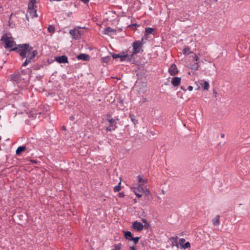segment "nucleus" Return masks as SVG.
<instances>
[{"mask_svg":"<svg viewBox=\"0 0 250 250\" xmlns=\"http://www.w3.org/2000/svg\"><path fill=\"white\" fill-rule=\"evenodd\" d=\"M11 51H16L22 58L26 57L22 66H26L30 63L38 53L37 50H34L33 47L27 43L19 44L17 47L11 49Z\"/></svg>","mask_w":250,"mask_h":250,"instance_id":"nucleus-1","label":"nucleus"},{"mask_svg":"<svg viewBox=\"0 0 250 250\" xmlns=\"http://www.w3.org/2000/svg\"><path fill=\"white\" fill-rule=\"evenodd\" d=\"M1 41L4 43V47L6 49L11 48L16 44L13 38L7 34L3 35L1 38Z\"/></svg>","mask_w":250,"mask_h":250,"instance_id":"nucleus-2","label":"nucleus"},{"mask_svg":"<svg viewBox=\"0 0 250 250\" xmlns=\"http://www.w3.org/2000/svg\"><path fill=\"white\" fill-rule=\"evenodd\" d=\"M142 43L140 41H135L133 42L132 43V47L133 49V52L131 55L132 56V57L133 58V56L135 54H136L137 53H139L140 51V50L142 47Z\"/></svg>","mask_w":250,"mask_h":250,"instance_id":"nucleus-3","label":"nucleus"},{"mask_svg":"<svg viewBox=\"0 0 250 250\" xmlns=\"http://www.w3.org/2000/svg\"><path fill=\"white\" fill-rule=\"evenodd\" d=\"M132 228L133 229L139 232L143 229L144 226L141 223L135 221L132 224Z\"/></svg>","mask_w":250,"mask_h":250,"instance_id":"nucleus-4","label":"nucleus"},{"mask_svg":"<svg viewBox=\"0 0 250 250\" xmlns=\"http://www.w3.org/2000/svg\"><path fill=\"white\" fill-rule=\"evenodd\" d=\"M119 58L121 62L127 61H131L132 59V56L128 54H125L124 52L121 53L119 55Z\"/></svg>","mask_w":250,"mask_h":250,"instance_id":"nucleus-5","label":"nucleus"},{"mask_svg":"<svg viewBox=\"0 0 250 250\" xmlns=\"http://www.w3.org/2000/svg\"><path fill=\"white\" fill-rule=\"evenodd\" d=\"M70 34L73 37V38L75 39H78L81 37V33L79 30L76 29H74L71 30L69 32Z\"/></svg>","mask_w":250,"mask_h":250,"instance_id":"nucleus-6","label":"nucleus"},{"mask_svg":"<svg viewBox=\"0 0 250 250\" xmlns=\"http://www.w3.org/2000/svg\"><path fill=\"white\" fill-rule=\"evenodd\" d=\"M168 72L171 76H175L178 73V70L176 65L175 64H172L168 69Z\"/></svg>","mask_w":250,"mask_h":250,"instance_id":"nucleus-7","label":"nucleus"},{"mask_svg":"<svg viewBox=\"0 0 250 250\" xmlns=\"http://www.w3.org/2000/svg\"><path fill=\"white\" fill-rule=\"evenodd\" d=\"M55 60L60 63L68 62L67 57L65 55H62L60 57H57L55 58Z\"/></svg>","mask_w":250,"mask_h":250,"instance_id":"nucleus-8","label":"nucleus"},{"mask_svg":"<svg viewBox=\"0 0 250 250\" xmlns=\"http://www.w3.org/2000/svg\"><path fill=\"white\" fill-rule=\"evenodd\" d=\"M181 81V78L175 77L172 78L171 83L174 86H178L180 85Z\"/></svg>","mask_w":250,"mask_h":250,"instance_id":"nucleus-9","label":"nucleus"},{"mask_svg":"<svg viewBox=\"0 0 250 250\" xmlns=\"http://www.w3.org/2000/svg\"><path fill=\"white\" fill-rule=\"evenodd\" d=\"M12 80L17 83L20 82L21 80V75L19 72H15L11 76Z\"/></svg>","mask_w":250,"mask_h":250,"instance_id":"nucleus-10","label":"nucleus"},{"mask_svg":"<svg viewBox=\"0 0 250 250\" xmlns=\"http://www.w3.org/2000/svg\"><path fill=\"white\" fill-rule=\"evenodd\" d=\"M77 58L78 60H82L83 61H87L90 60V56L87 54H80V55L77 56Z\"/></svg>","mask_w":250,"mask_h":250,"instance_id":"nucleus-11","label":"nucleus"},{"mask_svg":"<svg viewBox=\"0 0 250 250\" xmlns=\"http://www.w3.org/2000/svg\"><path fill=\"white\" fill-rule=\"evenodd\" d=\"M28 12L29 13L30 16L33 18L34 17H37V10L34 7L28 8Z\"/></svg>","mask_w":250,"mask_h":250,"instance_id":"nucleus-12","label":"nucleus"},{"mask_svg":"<svg viewBox=\"0 0 250 250\" xmlns=\"http://www.w3.org/2000/svg\"><path fill=\"white\" fill-rule=\"evenodd\" d=\"M220 216L219 215H217L215 216V218L212 219V224H213V225H214L215 226H218L220 225Z\"/></svg>","mask_w":250,"mask_h":250,"instance_id":"nucleus-13","label":"nucleus"},{"mask_svg":"<svg viewBox=\"0 0 250 250\" xmlns=\"http://www.w3.org/2000/svg\"><path fill=\"white\" fill-rule=\"evenodd\" d=\"M116 31L115 29L111 28L110 27H107L104 29V33L106 35H110L112 33H115Z\"/></svg>","mask_w":250,"mask_h":250,"instance_id":"nucleus-14","label":"nucleus"},{"mask_svg":"<svg viewBox=\"0 0 250 250\" xmlns=\"http://www.w3.org/2000/svg\"><path fill=\"white\" fill-rule=\"evenodd\" d=\"M125 237L126 239L130 241L133 237L131 232L129 231H124Z\"/></svg>","mask_w":250,"mask_h":250,"instance_id":"nucleus-15","label":"nucleus"},{"mask_svg":"<svg viewBox=\"0 0 250 250\" xmlns=\"http://www.w3.org/2000/svg\"><path fill=\"white\" fill-rule=\"evenodd\" d=\"M178 237L177 236L176 237H172L170 238V240L172 242V246H176L177 247H178Z\"/></svg>","mask_w":250,"mask_h":250,"instance_id":"nucleus-16","label":"nucleus"},{"mask_svg":"<svg viewBox=\"0 0 250 250\" xmlns=\"http://www.w3.org/2000/svg\"><path fill=\"white\" fill-rule=\"evenodd\" d=\"M25 149H26V146H19L18 147V148L16 150V154L18 155H20L22 152L25 151Z\"/></svg>","mask_w":250,"mask_h":250,"instance_id":"nucleus-17","label":"nucleus"},{"mask_svg":"<svg viewBox=\"0 0 250 250\" xmlns=\"http://www.w3.org/2000/svg\"><path fill=\"white\" fill-rule=\"evenodd\" d=\"M108 122L109 123V126H110V127H113L115 128L117 127V126L116 125V122L114 119H110Z\"/></svg>","mask_w":250,"mask_h":250,"instance_id":"nucleus-18","label":"nucleus"},{"mask_svg":"<svg viewBox=\"0 0 250 250\" xmlns=\"http://www.w3.org/2000/svg\"><path fill=\"white\" fill-rule=\"evenodd\" d=\"M136 190H137L139 192L145 191L144 188L141 184H139L137 186V188H133V190L135 191Z\"/></svg>","mask_w":250,"mask_h":250,"instance_id":"nucleus-19","label":"nucleus"},{"mask_svg":"<svg viewBox=\"0 0 250 250\" xmlns=\"http://www.w3.org/2000/svg\"><path fill=\"white\" fill-rule=\"evenodd\" d=\"M199 67V63L198 62H195L194 64H191L190 66V68L192 69V70H198V68Z\"/></svg>","mask_w":250,"mask_h":250,"instance_id":"nucleus-20","label":"nucleus"},{"mask_svg":"<svg viewBox=\"0 0 250 250\" xmlns=\"http://www.w3.org/2000/svg\"><path fill=\"white\" fill-rule=\"evenodd\" d=\"M202 87H203L204 89L208 90V88L209 87V84L208 83L207 81H204L203 82V83L201 84Z\"/></svg>","mask_w":250,"mask_h":250,"instance_id":"nucleus-21","label":"nucleus"},{"mask_svg":"<svg viewBox=\"0 0 250 250\" xmlns=\"http://www.w3.org/2000/svg\"><path fill=\"white\" fill-rule=\"evenodd\" d=\"M129 118H130L131 121L136 125L138 123V120L136 118V116L133 114H129Z\"/></svg>","mask_w":250,"mask_h":250,"instance_id":"nucleus-22","label":"nucleus"},{"mask_svg":"<svg viewBox=\"0 0 250 250\" xmlns=\"http://www.w3.org/2000/svg\"><path fill=\"white\" fill-rule=\"evenodd\" d=\"M153 31V28L150 27L146 28L145 29V33L146 35L151 34Z\"/></svg>","mask_w":250,"mask_h":250,"instance_id":"nucleus-23","label":"nucleus"},{"mask_svg":"<svg viewBox=\"0 0 250 250\" xmlns=\"http://www.w3.org/2000/svg\"><path fill=\"white\" fill-rule=\"evenodd\" d=\"M121 182L120 181L117 186H116L114 188V192H118L121 189Z\"/></svg>","mask_w":250,"mask_h":250,"instance_id":"nucleus-24","label":"nucleus"},{"mask_svg":"<svg viewBox=\"0 0 250 250\" xmlns=\"http://www.w3.org/2000/svg\"><path fill=\"white\" fill-rule=\"evenodd\" d=\"M47 30L49 32L53 33L55 32V29L53 25H50L48 27Z\"/></svg>","mask_w":250,"mask_h":250,"instance_id":"nucleus-25","label":"nucleus"},{"mask_svg":"<svg viewBox=\"0 0 250 250\" xmlns=\"http://www.w3.org/2000/svg\"><path fill=\"white\" fill-rule=\"evenodd\" d=\"M140 237H132V239L130 240V241H133V243L134 244H136L138 243V241L140 239Z\"/></svg>","mask_w":250,"mask_h":250,"instance_id":"nucleus-26","label":"nucleus"},{"mask_svg":"<svg viewBox=\"0 0 250 250\" xmlns=\"http://www.w3.org/2000/svg\"><path fill=\"white\" fill-rule=\"evenodd\" d=\"M138 179V182L139 183H146L147 182V180H145V179H143L142 177L140 175H139L138 177H137Z\"/></svg>","mask_w":250,"mask_h":250,"instance_id":"nucleus-27","label":"nucleus"},{"mask_svg":"<svg viewBox=\"0 0 250 250\" xmlns=\"http://www.w3.org/2000/svg\"><path fill=\"white\" fill-rule=\"evenodd\" d=\"M182 248L186 249H188L190 248V244L189 242H187L185 243V244L182 246Z\"/></svg>","mask_w":250,"mask_h":250,"instance_id":"nucleus-28","label":"nucleus"},{"mask_svg":"<svg viewBox=\"0 0 250 250\" xmlns=\"http://www.w3.org/2000/svg\"><path fill=\"white\" fill-rule=\"evenodd\" d=\"M35 3L36 0H30L28 4V8L34 7Z\"/></svg>","mask_w":250,"mask_h":250,"instance_id":"nucleus-29","label":"nucleus"},{"mask_svg":"<svg viewBox=\"0 0 250 250\" xmlns=\"http://www.w3.org/2000/svg\"><path fill=\"white\" fill-rule=\"evenodd\" d=\"M103 62H108L110 60V56H106L105 57H104L103 59Z\"/></svg>","mask_w":250,"mask_h":250,"instance_id":"nucleus-30","label":"nucleus"},{"mask_svg":"<svg viewBox=\"0 0 250 250\" xmlns=\"http://www.w3.org/2000/svg\"><path fill=\"white\" fill-rule=\"evenodd\" d=\"M185 239L184 238L180 239L179 245L181 247H182V246H183L185 244Z\"/></svg>","mask_w":250,"mask_h":250,"instance_id":"nucleus-31","label":"nucleus"},{"mask_svg":"<svg viewBox=\"0 0 250 250\" xmlns=\"http://www.w3.org/2000/svg\"><path fill=\"white\" fill-rule=\"evenodd\" d=\"M183 53L184 54H186V53H190L191 52H190V49L188 47H186L184 49H183Z\"/></svg>","mask_w":250,"mask_h":250,"instance_id":"nucleus-32","label":"nucleus"},{"mask_svg":"<svg viewBox=\"0 0 250 250\" xmlns=\"http://www.w3.org/2000/svg\"><path fill=\"white\" fill-rule=\"evenodd\" d=\"M115 129V128H114L113 127H110V126L107 127L106 128V130L107 131H111L112 130H114Z\"/></svg>","mask_w":250,"mask_h":250,"instance_id":"nucleus-33","label":"nucleus"},{"mask_svg":"<svg viewBox=\"0 0 250 250\" xmlns=\"http://www.w3.org/2000/svg\"><path fill=\"white\" fill-rule=\"evenodd\" d=\"M119 55H120V54H115V53H113L112 54V56L113 57V58L114 59H117V58H119Z\"/></svg>","mask_w":250,"mask_h":250,"instance_id":"nucleus-34","label":"nucleus"},{"mask_svg":"<svg viewBox=\"0 0 250 250\" xmlns=\"http://www.w3.org/2000/svg\"><path fill=\"white\" fill-rule=\"evenodd\" d=\"M122 245L121 244L119 243L118 245H117L115 247L116 249L115 250H120L121 249Z\"/></svg>","mask_w":250,"mask_h":250,"instance_id":"nucleus-35","label":"nucleus"},{"mask_svg":"<svg viewBox=\"0 0 250 250\" xmlns=\"http://www.w3.org/2000/svg\"><path fill=\"white\" fill-rule=\"evenodd\" d=\"M106 120L107 121H109V120L110 119H112V118H111V116L110 114H107L106 115Z\"/></svg>","mask_w":250,"mask_h":250,"instance_id":"nucleus-36","label":"nucleus"},{"mask_svg":"<svg viewBox=\"0 0 250 250\" xmlns=\"http://www.w3.org/2000/svg\"><path fill=\"white\" fill-rule=\"evenodd\" d=\"M193 60L195 61H197L199 60V57L196 54H194V56L193 57Z\"/></svg>","mask_w":250,"mask_h":250,"instance_id":"nucleus-37","label":"nucleus"},{"mask_svg":"<svg viewBox=\"0 0 250 250\" xmlns=\"http://www.w3.org/2000/svg\"><path fill=\"white\" fill-rule=\"evenodd\" d=\"M118 196L120 198H123L125 196V194L123 192H120L119 193Z\"/></svg>","mask_w":250,"mask_h":250,"instance_id":"nucleus-38","label":"nucleus"},{"mask_svg":"<svg viewBox=\"0 0 250 250\" xmlns=\"http://www.w3.org/2000/svg\"><path fill=\"white\" fill-rule=\"evenodd\" d=\"M134 192L135 193V194H136V195L138 197V198H140L142 197V195L141 194H140L138 193H137L135 190H133Z\"/></svg>","mask_w":250,"mask_h":250,"instance_id":"nucleus-39","label":"nucleus"},{"mask_svg":"<svg viewBox=\"0 0 250 250\" xmlns=\"http://www.w3.org/2000/svg\"><path fill=\"white\" fill-rule=\"evenodd\" d=\"M35 115V113H31L30 115H29V117H33V118H36V116H37V114L36 115V116H34Z\"/></svg>","mask_w":250,"mask_h":250,"instance_id":"nucleus-40","label":"nucleus"},{"mask_svg":"<svg viewBox=\"0 0 250 250\" xmlns=\"http://www.w3.org/2000/svg\"><path fill=\"white\" fill-rule=\"evenodd\" d=\"M142 222L145 223V224H148V222H147V221L146 220V219H145V218H143L142 219Z\"/></svg>","mask_w":250,"mask_h":250,"instance_id":"nucleus-41","label":"nucleus"},{"mask_svg":"<svg viewBox=\"0 0 250 250\" xmlns=\"http://www.w3.org/2000/svg\"><path fill=\"white\" fill-rule=\"evenodd\" d=\"M146 195H148L150 194V192L148 189L145 190V191H144Z\"/></svg>","mask_w":250,"mask_h":250,"instance_id":"nucleus-42","label":"nucleus"},{"mask_svg":"<svg viewBox=\"0 0 250 250\" xmlns=\"http://www.w3.org/2000/svg\"><path fill=\"white\" fill-rule=\"evenodd\" d=\"M188 89L189 90V91H191L193 89V87L191 85H189L188 86Z\"/></svg>","mask_w":250,"mask_h":250,"instance_id":"nucleus-43","label":"nucleus"},{"mask_svg":"<svg viewBox=\"0 0 250 250\" xmlns=\"http://www.w3.org/2000/svg\"><path fill=\"white\" fill-rule=\"evenodd\" d=\"M84 3H87L89 2V0H81Z\"/></svg>","mask_w":250,"mask_h":250,"instance_id":"nucleus-44","label":"nucleus"},{"mask_svg":"<svg viewBox=\"0 0 250 250\" xmlns=\"http://www.w3.org/2000/svg\"><path fill=\"white\" fill-rule=\"evenodd\" d=\"M74 119H75V117H74V116H71L70 117V120L71 121H74Z\"/></svg>","mask_w":250,"mask_h":250,"instance_id":"nucleus-45","label":"nucleus"},{"mask_svg":"<svg viewBox=\"0 0 250 250\" xmlns=\"http://www.w3.org/2000/svg\"><path fill=\"white\" fill-rule=\"evenodd\" d=\"M149 226V225L148 224H145V225L144 226V227L146 229H147Z\"/></svg>","mask_w":250,"mask_h":250,"instance_id":"nucleus-46","label":"nucleus"},{"mask_svg":"<svg viewBox=\"0 0 250 250\" xmlns=\"http://www.w3.org/2000/svg\"><path fill=\"white\" fill-rule=\"evenodd\" d=\"M130 250H136V249L134 247H130Z\"/></svg>","mask_w":250,"mask_h":250,"instance_id":"nucleus-47","label":"nucleus"},{"mask_svg":"<svg viewBox=\"0 0 250 250\" xmlns=\"http://www.w3.org/2000/svg\"><path fill=\"white\" fill-rule=\"evenodd\" d=\"M181 88L182 89H183V90H184V91H186V89H185L183 86H181Z\"/></svg>","mask_w":250,"mask_h":250,"instance_id":"nucleus-48","label":"nucleus"},{"mask_svg":"<svg viewBox=\"0 0 250 250\" xmlns=\"http://www.w3.org/2000/svg\"><path fill=\"white\" fill-rule=\"evenodd\" d=\"M221 137L222 138H224V137H225V134H222L221 135Z\"/></svg>","mask_w":250,"mask_h":250,"instance_id":"nucleus-49","label":"nucleus"},{"mask_svg":"<svg viewBox=\"0 0 250 250\" xmlns=\"http://www.w3.org/2000/svg\"><path fill=\"white\" fill-rule=\"evenodd\" d=\"M137 24H132L131 26H136Z\"/></svg>","mask_w":250,"mask_h":250,"instance_id":"nucleus-50","label":"nucleus"},{"mask_svg":"<svg viewBox=\"0 0 250 250\" xmlns=\"http://www.w3.org/2000/svg\"><path fill=\"white\" fill-rule=\"evenodd\" d=\"M162 192L163 193V194H165V191L163 190H162Z\"/></svg>","mask_w":250,"mask_h":250,"instance_id":"nucleus-51","label":"nucleus"},{"mask_svg":"<svg viewBox=\"0 0 250 250\" xmlns=\"http://www.w3.org/2000/svg\"><path fill=\"white\" fill-rule=\"evenodd\" d=\"M63 129L64 130H65V129H66L65 127V126H63Z\"/></svg>","mask_w":250,"mask_h":250,"instance_id":"nucleus-52","label":"nucleus"},{"mask_svg":"<svg viewBox=\"0 0 250 250\" xmlns=\"http://www.w3.org/2000/svg\"><path fill=\"white\" fill-rule=\"evenodd\" d=\"M214 95H215V96H216L217 95V93L216 92H214Z\"/></svg>","mask_w":250,"mask_h":250,"instance_id":"nucleus-53","label":"nucleus"},{"mask_svg":"<svg viewBox=\"0 0 250 250\" xmlns=\"http://www.w3.org/2000/svg\"><path fill=\"white\" fill-rule=\"evenodd\" d=\"M214 95H215V96H216L217 95V93L216 92H214Z\"/></svg>","mask_w":250,"mask_h":250,"instance_id":"nucleus-54","label":"nucleus"},{"mask_svg":"<svg viewBox=\"0 0 250 250\" xmlns=\"http://www.w3.org/2000/svg\"><path fill=\"white\" fill-rule=\"evenodd\" d=\"M26 18L28 20V17L27 15H26Z\"/></svg>","mask_w":250,"mask_h":250,"instance_id":"nucleus-55","label":"nucleus"},{"mask_svg":"<svg viewBox=\"0 0 250 250\" xmlns=\"http://www.w3.org/2000/svg\"><path fill=\"white\" fill-rule=\"evenodd\" d=\"M1 119V116L0 115V119Z\"/></svg>","mask_w":250,"mask_h":250,"instance_id":"nucleus-56","label":"nucleus"}]
</instances>
